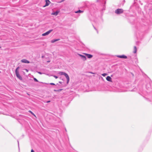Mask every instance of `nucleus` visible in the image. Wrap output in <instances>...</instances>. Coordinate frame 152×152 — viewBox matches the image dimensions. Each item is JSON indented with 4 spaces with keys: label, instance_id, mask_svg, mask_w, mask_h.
Here are the masks:
<instances>
[{
    "label": "nucleus",
    "instance_id": "obj_1",
    "mask_svg": "<svg viewBox=\"0 0 152 152\" xmlns=\"http://www.w3.org/2000/svg\"><path fill=\"white\" fill-rule=\"evenodd\" d=\"M58 74L61 75H64L67 80V83L68 84L69 81V77L68 75L66 73L63 72H59Z\"/></svg>",
    "mask_w": 152,
    "mask_h": 152
},
{
    "label": "nucleus",
    "instance_id": "obj_2",
    "mask_svg": "<svg viewBox=\"0 0 152 152\" xmlns=\"http://www.w3.org/2000/svg\"><path fill=\"white\" fill-rule=\"evenodd\" d=\"M123 12L124 10L122 9H118L115 10V12L117 14H119L122 13Z\"/></svg>",
    "mask_w": 152,
    "mask_h": 152
},
{
    "label": "nucleus",
    "instance_id": "obj_3",
    "mask_svg": "<svg viewBox=\"0 0 152 152\" xmlns=\"http://www.w3.org/2000/svg\"><path fill=\"white\" fill-rule=\"evenodd\" d=\"M53 31V29H51L49 31H47L45 33H44V34H43L42 35V36H45L47 35H48L49 34L51 31Z\"/></svg>",
    "mask_w": 152,
    "mask_h": 152
},
{
    "label": "nucleus",
    "instance_id": "obj_4",
    "mask_svg": "<svg viewBox=\"0 0 152 152\" xmlns=\"http://www.w3.org/2000/svg\"><path fill=\"white\" fill-rule=\"evenodd\" d=\"M78 55L81 57V58L83 59V61H85L86 60V58L85 56L81 55L79 53L78 54Z\"/></svg>",
    "mask_w": 152,
    "mask_h": 152
},
{
    "label": "nucleus",
    "instance_id": "obj_5",
    "mask_svg": "<svg viewBox=\"0 0 152 152\" xmlns=\"http://www.w3.org/2000/svg\"><path fill=\"white\" fill-rule=\"evenodd\" d=\"M45 4L43 6V7H45L48 6L50 3V2L49 0H45Z\"/></svg>",
    "mask_w": 152,
    "mask_h": 152
},
{
    "label": "nucleus",
    "instance_id": "obj_6",
    "mask_svg": "<svg viewBox=\"0 0 152 152\" xmlns=\"http://www.w3.org/2000/svg\"><path fill=\"white\" fill-rule=\"evenodd\" d=\"M15 74H16V76L18 78H19L20 80H22V78L19 75V72L15 73Z\"/></svg>",
    "mask_w": 152,
    "mask_h": 152
},
{
    "label": "nucleus",
    "instance_id": "obj_7",
    "mask_svg": "<svg viewBox=\"0 0 152 152\" xmlns=\"http://www.w3.org/2000/svg\"><path fill=\"white\" fill-rule=\"evenodd\" d=\"M21 61L23 63H30L29 61L25 59H22L21 60Z\"/></svg>",
    "mask_w": 152,
    "mask_h": 152
},
{
    "label": "nucleus",
    "instance_id": "obj_8",
    "mask_svg": "<svg viewBox=\"0 0 152 152\" xmlns=\"http://www.w3.org/2000/svg\"><path fill=\"white\" fill-rule=\"evenodd\" d=\"M117 57L121 58H127V57L125 55H118L117 56Z\"/></svg>",
    "mask_w": 152,
    "mask_h": 152
},
{
    "label": "nucleus",
    "instance_id": "obj_9",
    "mask_svg": "<svg viewBox=\"0 0 152 152\" xmlns=\"http://www.w3.org/2000/svg\"><path fill=\"white\" fill-rule=\"evenodd\" d=\"M84 54L88 58H91L93 56L92 55L90 54H87V53H84Z\"/></svg>",
    "mask_w": 152,
    "mask_h": 152
},
{
    "label": "nucleus",
    "instance_id": "obj_10",
    "mask_svg": "<svg viewBox=\"0 0 152 152\" xmlns=\"http://www.w3.org/2000/svg\"><path fill=\"white\" fill-rule=\"evenodd\" d=\"M59 12V11H56V12L52 13H51V15H55V16H56V15H58V13Z\"/></svg>",
    "mask_w": 152,
    "mask_h": 152
},
{
    "label": "nucleus",
    "instance_id": "obj_11",
    "mask_svg": "<svg viewBox=\"0 0 152 152\" xmlns=\"http://www.w3.org/2000/svg\"><path fill=\"white\" fill-rule=\"evenodd\" d=\"M106 80L108 81L112 82L111 78L109 76H108L106 77Z\"/></svg>",
    "mask_w": 152,
    "mask_h": 152
},
{
    "label": "nucleus",
    "instance_id": "obj_12",
    "mask_svg": "<svg viewBox=\"0 0 152 152\" xmlns=\"http://www.w3.org/2000/svg\"><path fill=\"white\" fill-rule=\"evenodd\" d=\"M59 40H60V39H59L52 40L51 41V42L52 43H53L55 42H56V41H57Z\"/></svg>",
    "mask_w": 152,
    "mask_h": 152
},
{
    "label": "nucleus",
    "instance_id": "obj_13",
    "mask_svg": "<svg viewBox=\"0 0 152 152\" xmlns=\"http://www.w3.org/2000/svg\"><path fill=\"white\" fill-rule=\"evenodd\" d=\"M137 51V49L136 46H134V48L133 53H136Z\"/></svg>",
    "mask_w": 152,
    "mask_h": 152
},
{
    "label": "nucleus",
    "instance_id": "obj_14",
    "mask_svg": "<svg viewBox=\"0 0 152 152\" xmlns=\"http://www.w3.org/2000/svg\"><path fill=\"white\" fill-rule=\"evenodd\" d=\"M19 68H20V67L19 66H18L17 68L15 70V73L19 72L18 70H19Z\"/></svg>",
    "mask_w": 152,
    "mask_h": 152
},
{
    "label": "nucleus",
    "instance_id": "obj_15",
    "mask_svg": "<svg viewBox=\"0 0 152 152\" xmlns=\"http://www.w3.org/2000/svg\"><path fill=\"white\" fill-rule=\"evenodd\" d=\"M83 11L80 10H79L75 12V13H81L83 12Z\"/></svg>",
    "mask_w": 152,
    "mask_h": 152
},
{
    "label": "nucleus",
    "instance_id": "obj_16",
    "mask_svg": "<svg viewBox=\"0 0 152 152\" xmlns=\"http://www.w3.org/2000/svg\"><path fill=\"white\" fill-rule=\"evenodd\" d=\"M62 90H63L62 89H59L58 90H54V91H55L60 92V91H62Z\"/></svg>",
    "mask_w": 152,
    "mask_h": 152
},
{
    "label": "nucleus",
    "instance_id": "obj_17",
    "mask_svg": "<svg viewBox=\"0 0 152 152\" xmlns=\"http://www.w3.org/2000/svg\"><path fill=\"white\" fill-rule=\"evenodd\" d=\"M29 112L31 113L32 115H34V116H36L31 111L29 110Z\"/></svg>",
    "mask_w": 152,
    "mask_h": 152
},
{
    "label": "nucleus",
    "instance_id": "obj_18",
    "mask_svg": "<svg viewBox=\"0 0 152 152\" xmlns=\"http://www.w3.org/2000/svg\"><path fill=\"white\" fill-rule=\"evenodd\" d=\"M107 75V74L106 73H104L102 74V75L104 77L106 75Z\"/></svg>",
    "mask_w": 152,
    "mask_h": 152
},
{
    "label": "nucleus",
    "instance_id": "obj_19",
    "mask_svg": "<svg viewBox=\"0 0 152 152\" xmlns=\"http://www.w3.org/2000/svg\"><path fill=\"white\" fill-rule=\"evenodd\" d=\"M34 81H35L36 82H38V80L35 78H34Z\"/></svg>",
    "mask_w": 152,
    "mask_h": 152
},
{
    "label": "nucleus",
    "instance_id": "obj_20",
    "mask_svg": "<svg viewBox=\"0 0 152 152\" xmlns=\"http://www.w3.org/2000/svg\"><path fill=\"white\" fill-rule=\"evenodd\" d=\"M50 84L51 85H55V84L54 83H50Z\"/></svg>",
    "mask_w": 152,
    "mask_h": 152
},
{
    "label": "nucleus",
    "instance_id": "obj_21",
    "mask_svg": "<svg viewBox=\"0 0 152 152\" xmlns=\"http://www.w3.org/2000/svg\"><path fill=\"white\" fill-rule=\"evenodd\" d=\"M53 77H55L56 79L58 78V77L56 75H54Z\"/></svg>",
    "mask_w": 152,
    "mask_h": 152
},
{
    "label": "nucleus",
    "instance_id": "obj_22",
    "mask_svg": "<svg viewBox=\"0 0 152 152\" xmlns=\"http://www.w3.org/2000/svg\"><path fill=\"white\" fill-rule=\"evenodd\" d=\"M93 27H94V29L96 30H97V29L93 26Z\"/></svg>",
    "mask_w": 152,
    "mask_h": 152
},
{
    "label": "nucleus",
    "instance_id": "obj_23",
    "mask_svg": "<svg viewBox=\"0 0 152 152\" xmlns=\"http://www.w3.org/2000/svg\"><path fill=\"white\" fill-rule=\"evenodd\" d=\"M93 27H94V29L96 30H97V29L93 26Z\"/></svg>",
    "mask_w": 152,
    "mask_h": 152
},
{
    "label": "nucleus",
    "instance_id": "obj_24",
    "mask_svg": "<svg viewBox=\"0 0 152 152\" xmlns=\"http://www.w3.org/2000/svg\"><path fill=\"white\" fill-rule=\"evenodd\" d=\"M38 73L41 75L42 74V73L40 72H38Z\"/></svg>",
    "mask_w": 152,
    "mask_h": 152
},
{
    "label": "nucleus",
    "instance_id": "obj_25",
    "mask_svg": "<svg viewBox=\"0 0 152 152\" xmlns=\"http://www.w3.org/2000/svg\"><path fill=\"white\" fill-rule=\"evenodd\" d=\"M31 152H34V151L33 149H32L31 150Z\"/></svg>",
    "mask_w": 152,
    "mask_h": 152
},
{
    "label": "nucleus",
    "instance_id": "obj_26",
    "mask_svg": "<svg viewBox=\"0 0 152 152\" xmlns=\"http://www.w3.org/2000/svg\"><path fill=\"white\" fill-rule=\"evenodd\" d=\"M50 102V101H48L47 102V103H49V102Z\"/></svg>",
    "mask_w": 152,
    "mask_h": 152
},
{
    "label": "nucleus",
    "instance_id": "obj_27",
    "mask_svg": "<svg viewBox=\"0 0 152 152\" xmlns=\"http://www.w3.org/2000/svg\"><path fill=\"white\" fill-rule=\"evenodd\" d=\"M59 83H60L61 84V83H62V82H61L59 81Z\"/></svg>",
    "mask_w": 152,
    "mask_h": 152
},
{
    "label": "nucleus",
    "instance_id": "obj_28",
    "mask_svg": "<svg viewBox=\"0 0 152 152\" xmlns=\"http://www.w3.org/2000/svg\"><path fill=\"white\" fill-rule=\"evenodd\" d=\"M96 31H97V33H98V31L97 30H96Z\"/></svg>",
    "mask_w": 152,
    "mask_h": 152
},
{
    "label": "nucleus",
    "instance_id": "obj_29",
    "mask_svg": "<svg viewBox=\"0 0 152 152\" xmlns=\"http://www.w3.org/2000/svg\"><path fill=\"white\" fill-rule=\"evenodd\" d=\"M42 58H43L44 57V56H42Z\"/></svg>",
    "mask_w": 152,
    "mask_h": 152
},
{
    "label": "nucleus",
    "instance_id": "obj_30",
    "mask_svg": "<svg viewBox=\"0 0 152 152\" xmlns=\"http://www.w3.org/2000/svg\"><path fill=\"white\" fill-rule=\"evenodd\" d=\"M0 48H1V47H0Z\"/></svg>",
    "mask_w": 152,
    "mask_h": 152
}]
</instances>
